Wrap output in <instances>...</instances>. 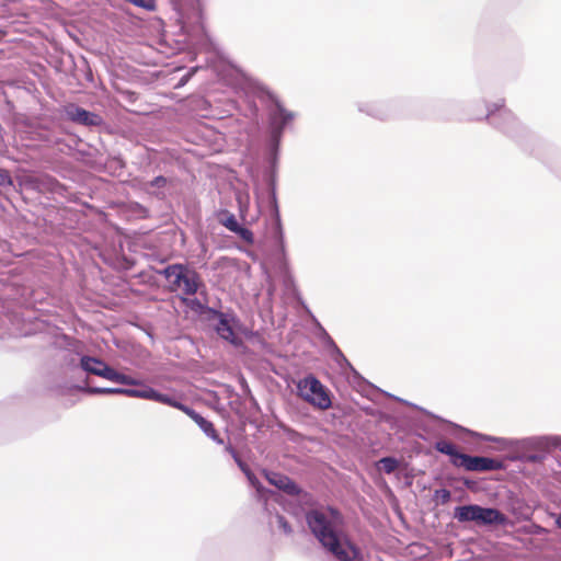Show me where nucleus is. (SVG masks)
<instances>
[{"mask_svg": "<svg viewBox=\"0 0 561 561\" xmlns=\"http://www.w3.org/2000/svg\"><path fill=\"white\" fill-rule=\"evenodd\" d=\"M484 117L488 122L501 130L503 134L508 137L519 139L526 134V128L520 124L517 117L505 107L504 100H497L494 103L486 104V113L484 116L476 117L477 119H481Z\"/></svg>", "mask_w": 561, "mask_h": 561, "instance_id": "6", "label": "nucleus"}, {"mask_svg": "<svg viewBox=\"0 0 561 561\" xmlns=\"http://www.w3.org/2000/svg\"><path fill=\"white\" fill-rule=\"evenodd\" d=\"M168 184V179L163 175H158L147 183L149 187L163 188Z\"/></svg>", "mask_w": 561, "mask_h": 561, "instance_id": "28", "label": "nucleus"}, {"mask_svg": "<svg viewBox=\"0 0 561 561\" xmlns=\"http://www.w3.org/2000/svg\"><path fill=\"white\" fill-rule=\"evenodd\" d=\"M225 450H226L229 455H231L233 451H236V448H234L232 445H230V444H229V445H227V446L225 447Z\"/></svg>", "mask_w": 561, "mask_h": 561, "instance_id": "37", "label": "nucleus"}, {"mask_svg": "<svg viewBox=\"0 0 561 561\" xmlns=\"http://www.w3.org/2000/svg\"><path fill=\"white\" fill-rule=\"evenodd\" d=\"M300 304L307 314L310 317L314 329H316V336L317 339L322 343V346L324 350L329 353L330 357L339 365V367L344 371H350L353 376V379L357 382L367 383L368 386H371L364 377L353 367V365L350 363V360L345 357L343 352L340 350V347L336 345L334 340L331 337V335L328 333V331L324 329V327L319 322V320L316 318V316L311 312V310L308 308V306L305 304V301L300 300Z\"/></svg>", "mask_w": 561, "mask_h": 561, "instance_id": "7", "label": "nucleus"}, {"mask_svg": "<svg viewBox=\"0 0 561 561\" xmlns=\"http://www.w3.org/2000/svg\"><path fill=\"white\" fill-rule=\"evenodd\" d=\"M436 451L448 456L449 462L456 468H462L467 471L489 472L500 471L506 468L503 460L485 456H472L459 449V447L447 440L439 439L435 443Z\"/></svg>", "mask_w": 561, "mask_h": 561, "instance_id": "4", "label": "nucleus"}, {"mask_svg": "<svg viewBox=\"0 0 561 561\" xmlns=\"http://www.w3.org/2000/svg\"><path fill=\"white\" fill-rule=\"evenodd\" d=\"M434 497L439 500L442 504H446L450 501L451 493L449 490L442 488V489L435 490Z\"/></svg>", "mask_w": 561, "mask_h": 561, "instance_id": "27", "label": "nucleus"}, {"mask_svg": "<svg viewBox=\"0 0 561 561\" xmlns=\"http://www.w3.org/2000/svg\"><path fill=\"white\" fill-rule=\"evenodd\" d=\"M236 463H237V466L240 468V470H241L243 473H245V472H248L249 470H251V469H250V467H249V466H248V465H247L242 459H241V460H239V461H238V462H236Z\"/></svg>", "mask_w": 561, "mask_h": 561, "instance_id": "33", "label": "nucleus"}, {"mask_svg": "<svg viewBox=\"0 0 561 561\" xmlns=\"http://www.w3.org/2000/svg\"><path fill=\"white\" fill-rule=\"evenodd\" d=\"M207 313L209 319H217L215 331L220 339L236 347L243 344L242 339L236 334V329H238L241 323L233 312H224L215 308H207Z\"/></svg>", "mask_w": 561, "mask_h": 561, "instance_id": "9", "label": "nucleus"}, {"mask_svg": "<svg viewBox=\"0 0 561 561\" xmlns=\"http://www.w3.org/2000/svg\"><path fill=\"white\" fill-rule=\"evenodd\" d=\"M390 397L394 398L396 400L413 407L414 409L420 410L425 415L431 417L432 420H435L440 423L447 424L449 427H451L454 431L453 434H457L459 432L466 433L470 435L471 437L478 438L480 440L484 442H495L502 445V447H508L512 449L513 454L510 457L511 460H518L523 462L528 463H541L547 459L548 454L551 451L552 448H556L561 445V438L557 436H531V437H525L520 439H512V438H501L495 436H490L486 434H481L478 432H473L471 430L465 428L461 425H458L456 423H453L450 421H447L430 411H427L424 408H421L414 403H411L409 401H405L403 399H400L398 397H394L392 394H389Z\"/></svg>", "mask_w": 561, "mask_h": 561, "instance_id": "3", "label": "nucleus"}, {"mask_svg": "<svg viewBox=\"0 0 561 561\" xmlns=\"http://www.w3.org/2000/svg\"><path fill=\"white\" fill-rule=\"evenodd\" d=\"M181 285H183V291L185 295H195L201 286L199 274L185 264V270H183L181 274H178L176 278L172 280V286L175 288L180 287Z\"/></svg>", "mask_w": 561, "mask_h": 561, "instance_id": "16", "label": "nucleus"}, {"mask_svg": "<svg viewBox=\"0 0 561 561\" xmlns=\"http://www.w3.org/2000/svg\"><path fill=\"white\" fill-rule=\"evenodd\" d=\"M287 280L291 282V280H293V279H291V276H287L286 282H287Z\"/></svg>", "mask_w": 561, "mask_h": 561, "instance_id": "39", "label": "nucleus"}, {"mask_svg": "<svg viewBox=\"0 0 561 561\" xmlns=\"http://www.w3.org/2000/svg\"><path fill=\"white\" fill-rule=\"evenodd\" d=\"M554 523L561 529V512L557 515Z\"/></svg>", "mask_w": 561, "mask_h": 561, "instance_id": "38", "label": "nucleus"}, {"mask_svg": "<svg viewBox=\"0 0 561 561\" xmlns=\"http://www.w3.org/2000/svg\"><path fill=\"white\" fill-rule=\"evenodd\" d=\"M131 209L136 211L140 218H147L149 216V210L137 202L131 204Z\"/></svg>", "mask_w": 561, "mask_h": 561, "instance_id": "29", "label": "nucleus"}, {"mask_svg": "<svg viewBox=\"0 0 561 561\" xmlns=\"http://www.w3.org/2000/svg\"><path fill=\"white\" fill-rule=\"evenodd\" d=\"M197 68H192L190 71H187L179 81L178 87L184 85L192 76L196 72Z\"/></svg>", "mask_w": 561, "mask_h": 561, "instance_id": "32", "label": "nucleus"}, {"mask_svg": "<svg viewBox=\"0 0 561 561\" xmlns=\"http://www.w3.org/2000/svg\"><path fill=\"white\" fill-rule=\"evenodd\" d=\"M183 270H185V264L174 263L157 271V273L170 280L172 277L173 279L176 278V275L181 274Z\"/></svg>", "mask_w": 561, "mask_h": 561, "instance_id": "21", "label": "nucleus"}, {"mask_svg": "<svg viewBox=\"0 0 561 561\" xmlns=\"http://www.w3.org/2000/svg\"><path fill=\"white\" fill-rule=\"evenodd\" d=\"M283 431L287 434L291 442L297 443L299 440L300 434L297 431L290 427H283Z\"/></svg>", "mask_w": 561, "mask_h": 561, "instance_id": "31", "label": "nucleus"}, {"mask_svg": "<svg viewBox=\"0 0 561 561\" xmlns=\"http://www.w3.org/2000/svg\"><path fill=\"white\" fill-rule=\"evenodd\" d=\"M37 188L43 192L65 196L67 193V186L60 183L56 178L45 174L37 179Z\"/></svg>", "mask_w": 561, "mask_h": 561, "instance_id": "18", "label": "nucleus"}, {"mask_svg": "<svg viewBox=\"0 0 561 561\" xmlns=\"http://www.w3.org/2000/svg\"><path fill=\"white\" fill-rule=\"evenodd\" d=\"M250 111H251L253 117L257 118V116H259V107H257V105L254 102L250 103Z\"/></svg>", "mask_w": 561, "mask_h": 561, "instance_id": "34", "label": "nucleus"}, {"mask_svg": "<svg viewBox=\"0 0 561 561\" xmlns=\"http://www.w3.org/2000/svg\"><path fill=\"white\" fill-rule=\"evenodd\" d=\"M79 366L87 375L102 377L112 382L125 380V378L121 376V371L99 357L82 355L79 360Z\"/></svg>", "mask_w": 561, "mask_h": 561, "instance_id": "12", "label": "nucleus"}, {"mask_svg": "<svg viewBox=\"0 0 561 561\" xmlns=\"http://www.w3.org/2000/svg\"><path fill=\"white\" fill-rule=\"evenodd\" d=\"M507 506L511 513L519 518H528L531 514L530 507L518 496H511L508 499Z\"/></svg>", "mask_w": 561, "mask_h": 561, "instance_id": "19", "label": "nucleus"}, {"mask_svg": "<svg viewBox=\"0 0 561 561\" xmlns=\"http://www.w3.org/2000/svg\"><path fill=\"white\" fill-rule=\"evenodd\" d=\"M230 456L233 458L234 462H238L239 460H241V457L237 450L233 451Z\"/></svg>", "mask_w": 561, "mask_h": 561, "instance_id": "36", "label": "nucleus"}, {"mask_svg": "<svg viewBox=\"0 0 561 561\" xmlns=\"http://www.w3.org/2000/svg\"><path fill=\"white\" fill-rule=\"evenodd\" d=\"M249 94L262 103L267 114L268 136L264 148V157L267 165L263 173L267 190L265 207L270 211L272 219V238L274 244L282 255L285 256V238L276 193L277 168L284 131L296 118V113L287 110L274 93L259 82H253L249 85Z\"/></svg>", "mask_w": 561, "mask_h": 561, "instance_id": "1", "label": "nucleus"}, {"mask_svg": "<svg viewBox=\"0 0 561 561\" xmlns=\"http://www.w3.org/2000/svg\"><path fill=\"white\" fill-rule=\"evenodd\" d=\"M357 110L378 121H390L400 114L399 100H376L360 101L357 103Z\"/></svg>", "mask_w": 561, "mask_h": 561, "instance_id": "11", "label": "nucleus"}, {"mask_svg": "<svg viewBox=\"0 0 561 561\" xmlns=\"http://www.w3.org/2000/svg\"><path fill=\"white\" fill-rule=\"evenodd\" d=\"M62 116L71 123L89 128L101 127L105 124L100 114L85 110L76 103L66 104L62 107Z\"/></svg>", "mask_w": 561, "mask_h": 561, "instance_id": "13", "label": "nucleus"}, {"mask_svg": "<svg viewBox=\"0 0 561 561\" xmlns=\"http://www.w3.org/2000/svg\"><path fill=\"white\" fill-rule=\"evenodd\" d=\"M233 233H236L242 241H244L248 244L254 243L253 232L248 227L241 224L236 230H233Z\"/></svg>", "mask_w": 561, "mask_h": 561, "instance_id": "24", "label": "nucleus"}, {"mask_svg": "<svg viewBox=\"0 0 561 561\" xmlns=\"http://www.w3.org/2000/svg\"><path fill=\"white\" fill-rule=\"evenodd\" d=\"M377 466L387 474L394 472L400 466V461L393 456H386L379 459Z\"/></svg>", "mask_w": 561, "mask_h": 561, "instance_id": "20", "label": "nucleus"}, {"mask_svg": "<svg viewBox=\"0 0 561 561\" xmlns=\"http://www.w3.org/2000/svg\"><path fill=\"white\" fill-rule=\"evenodd\" d=\"M13 185V180L10 172L5 169L0 168V190L7 188Z\"/></svg>", "mask_w": 561, "mask_h": 561, "instance_id": "26", "label": "nucleus"}, {"mask_svg": "<svg viewBox=\"0 0 561 561\" xmlns=\"http://www.w3.org/2000/svg\"><path fill=\"white\" fill-rule=\"evenodd\" d=\"M173 408L184 412L187 416H190L198 425V427L204 432V434L206 436H208L211 440H214L215 443H217L219 445L224 444V439L220 438L214 424L210 421H208L207 419H205L204 416H202L193 408L181 402L178 399H176Z\"/></svg>", "mask_w": 561, "mask_h": 561, "instance_id": "14", "label": "nucleus"}, {"mask_svg": "<svg viewBox=\"0 0 561 561\" xmlns=\"http://www.w3.org/2000/svg\"><path fill=\"white\" fill-rule=\"evenodd\" d=\"M263 473L270 484L288 495H300L304 493L302 489L284 473L270 470H263Z\"/></svg>", "mask_w": 561, "mask_h": 561, "instance_id": "15", "label": "nucleus"}, {"mask_svg": "<svg viewBox=\"0 0 561 561\" xmlns=\"http://www.w3.org/2000/svg\"><path fill=\"white\" fill-rule=\"evenodd\" d=\"M308 528L323 549L339 561H364L362 549L343 529L341 512L328 506L327 511L311 508L305 515Z\"/></svg>", "mask_w": 561, "mask_h": 561, "instance_id": "2", "label": "nucleus"}, {"mask_svg": "<svg viewBox=\"0 0 561 561\" xmlns=\"http://www.w3.org/2000/svg\"><path fill=\"white\" fill-rule=\"evenodd\" d=\"M191 308L194 310V311H197V312H207V308H209L208 306H205L203 305L199 299L197 298H194L191 300V304H190Z\"/></svg>", "mask_w": 561, "mask_h": 561, "instance_id": "30", "label": "nucleus"}, {"mask_svg": "<svg viewBox=\"0 0 561 561\" xmlns=\"http://www.w3.org/2000/svg\"><path fill=\"white\" fill-rule=\"evenodd\" d=\"M121 376L125 378L124 381H115V383L123 385V386H129L126 387L127 390H135L138 392H141V396H128L129 398H138L144 400H150L154 402H159L169 407L174 405L176 398L167 393H162L151 386L147 385L145 381L134 378L129 375H126L124 373H121Z\"/></svg>", "mask_w": 561, "mask_h": 561, "instance_id": "10", "label": "nucleus"}, {"mask_svg": "<svg viewBox=\"0 0 561 561\" xmlns=\"http://www.w3.org/2000/svg\"><path fill=\"white\" fill-rule=\"evenodd\" d=\"M275 519L277 523V527L285 534L290 535L293 533V528L289 524V522L286 519L284 515L276 514Z\"/></svg>", "mask_w": 561, "mask_h": 561, "instance_id": "25", "label": "nucleus"}, {"mask_svg": "<svg viewBox=\"0 0 561 561\" xmlns=\"http://www.w3.org/2000/svg\"><path fill=\"white\" fill-rule=\"evenodd\" d=\"M244 476L247 477L249 483L255 488L256 492L261 495H263L264 493H273L271 490H267L265 489L261 482L259 481L257 477L254 474V472L252 470H249L248 472L244 473Z\"/></svg>", "mask_w": 561, "mask_h": 561, "instance_id": "23", "label": "nucleus"}, {"mask_svg": "<svg viewBox=\"0 0 561 561\" xmlns=\"http://www.w3.org/2000/svg\"><path fill=\"white\" fill-rule=\"evenodd\" d=\"M221 216L222 217L220 218V222L229 231L233 232V230H236L240 226V222L238 221L237 217L233 214L226 210L222 213Z\"/></svg>", "mask_w": 561, "mask_h": 561, "instance_id": "22", "label": "nucleus"}, {"mask_svg": "<svg viewBox=\"0 0 561 561\" xmlns=\"http://www.w3.org/2000/svg\"><path fill=\"white\" fill-rule=\"evenodd\" d=\"M77 389L83 393L93 396V394H119V396H141V392L135 390H127L124 387H93L88 383V378L84 380V383L81 386H77Z\"/></svg>", "mask_w": 561, "mask_h": 561, "instance_id": "17", "label": "nucleus"}, {"mask_svg": "<svg viewBox=\"0 0 561 561\" xmlns=\"http://www.w3.org/2000/svg\"><path fill=\"white\" fill-rule=\"evenodd\" d=\"M297 394L309 404L327 410L332 407L329 389L312 374L300 379L297 385Z\"/></svg>", "mask_w": 561, "mask_h": 561, "instance_id": "8", "label": "nucleus"}, {"mask_svg": "<svg viewBox=\"0 0 561 561\" xmlns=\"http://www.w3.org/2000/svg\"><path fill=\"white\" fill-rule=\"evenodd\" d=\"M454 518L461 523H473L479 527H506L512 523L500 510L479 504L458 505L454 508Z\"/></svg>", "mask_w": 561, "mask_h": 561, "instance_id": "5", "label": "nucleus"}, {"mask_svg": "<svg viewBox=\"0 0 561 561\" xmlns=\"http://www.w3.org/2000/svg\"><path fill=\"white\" fill-rule=\"evenodd\" d=\"M463 484L468 488V489H472L473 485H474V481L470 480V479H465L463 480Z\"/></svg>", "mask_w": 561, "mask_h": 561, "instance_id": "35", "label": "nucleus"}]
</instances>
